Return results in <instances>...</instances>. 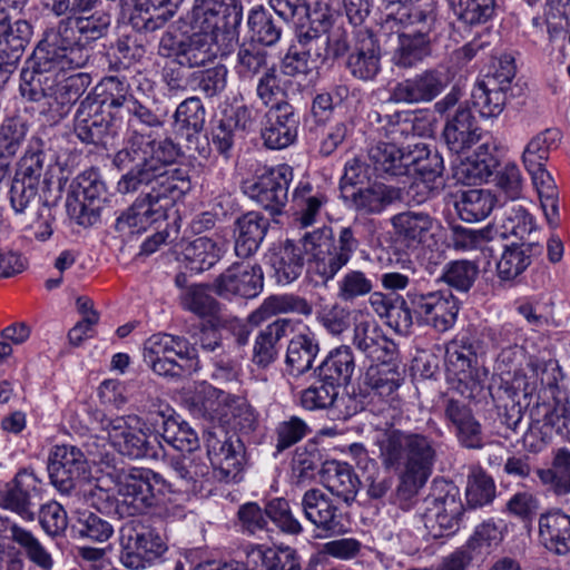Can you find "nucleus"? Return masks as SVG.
I'll return each mask as SVG.
<instances>
[{"label": "nucleus", "mask_w": 570, "mask_h": 570, "mask_svg": "<svg viewBox=\"0 0 570 570\" xmlns=\"http://www.w3.org/2000/svg\"><path fill=\"white\" fill-rule=\"evenodd\" d=\"M179 156L180 147L171 138L158 140L151 134L132 130L112 159L119 170L128 169L117 190L122 195L140 190L154 206H161L166 216L167 209L191 188L185 170L167 169Z\"/></svg>", "instance_id": "1"}, {"label": "nucleus", "mask_w": 570, "mask_h": 570, "mask_svg": "<svg viewBox=\"0 0 570 570\" xmlns=\"http://www.w3.org/2000/svg\"><path fill=\"white\" fill-rule=\"evenodd\" d=\"M376 444L382 465L399 472L393 503L403 511L411 510L419 490L432 474L438 455L436 442L423 433L389 429Z\"/></svg>", "instance_id": "2"}, {"label": "nucleus", "mask_w": 570, "mask_h": 570, "mask_svg": "<svg viewBox=\"0 0 570 570\" xmlns=\"http://www.w3.org/2000/svg\"><path fill=\"white\" fill-rule=\"evenodd\" d=\"M88 59V50L77 41L72 18L62 19L57 28L48 30L32 55V60L42 70L81 68Z\"/></svg>", "instance_id": "3"}, {"label": "nucleus", "mask_w": 570, "mask_h": 570, "mask_svg": "<svg viewBox=\"0 0 570 570\" xmlns=\"http://www.w3.org/2000/svg\"><path fill=\"white\" fill-rule=\"evenodd\" d=\"M382 26L386 30L407 33L436 43L445 31V22L434 1L421 4L384 3Z\"/></svg>", "instance_id": "4"}, {"label": "nucleus", "mask_w": 570, "mask_h": 570, "mask_svg": "<svg viewBox=\"0 0 570 570\" xmlns=\"http://www.w3.org/2000/svg\"><path fill=\"white\" fill-rule=\"evenodd\" d=\"M168 487L166 480L149 469L134 468L120 478L115 513L119 518L141 514L156 505L157 493Z\"/></svg>", "instance_id": "5"}, {"label": "nucleus", "mask_w": 570, "mask_h": 570, "mask_svg": "<svg viewBox=\"0 0 570 570\" xmlns=\"http://www.w3.org/2000/svg\"><path fill=\"white\" fill-rule=\"evenodd\" d=\"M144 362L158 375L180 376L195 367V350L185 337L158 333L146 340Z\"/></svg>", "instance_id": "6"}, {"label": "nucleus", "mask_w": 570, "mask_h": 570, "mask_svg": "<svg viewBox=\"0 0 570 570\" xmlns=\"http://www.w3.org/2000/svg\"><path fill=\"white\" fill-rule=\"evenodd\" d=\"M119 542L120 561L132 570L145 569L167 550L161 537L139 519L128 520L120 527Z\"/></svg>", "instance_id": "7"}, {"label": "nucleus", "mask_w": 570, "mask_h": 570, "mask_svg": "<svg viewBox=\"0 0 570 570\" xmlns=\"http://www.w3.org/2000/svg\"><path fill=\"white\" fill-rule=\"evenodd\" d=\"M138 421V416L129 415L106 419L101 423L109 442L121 455L132 460L164 458L165 451L157 438L153 442L141 429L131 425Z\"/></svg>", "instance_id": "8"}, {"label": "nucleus", "mask_w": 570, "mask_h": 570, "mask_svg": "<svg viewBox=\"0 0 570 570\" xmlns=\"http://www.w3.org/2000/svg\"><path fill=\"white\" fill-rule=\"evenodd\" d=\"M205 444L215 476L226 483L236 481L246 462L244 441L218 430L206 432Z\"/></svg>", "instance_id": "9"}, {"label": "nucleus", "mask_w": 570, "mask_h": 570, "mask_svg": "<svg viewBox=\"0 0 570 570\" xmlns=\"http://www.w3.org/2000/svg\"><path fill=\"white\" fill-rule=\"evenodd\" d=\"M424 504L422 521L432 538H442L458 530L464 507L456 487L448 484L443 494L429 495Z\"/></svg>", "instance_id": "10"}, {"label": "nucleus", "mask_w": 570, "mask_h": 570, "mask_svg": "<svg viewBox=\"0 0 570 570\" xmlns=\"http://www.w3.org/2000/svg\"><path fill=\"white\" fill-rule=\"evenodd\" d=\"M451 78L444 68L432 67L395 83L390 90V101L395 104H429L450 85Z\"/></svg>", "instance_id": "11"}, {"label": "nucleus", "mask_w": 570, "mask_h": 570, "mask_svg": "<svg viewBox=\"0 0 570 570\" xmlns=\"http://www.w3.org/2000/svg\"><path fill=\"white\" fill-rule=\"evenodd\" d=\"M243 18L239 0H196L187 20L191 30L214 33L236 29Z\"/></svg>", "instance_id": "12"}, {"label": "nucleus", "mask_w": 570, "mask_h": 570, "mask_svg": "<svg viewBox=\"0 0 570 570\" xmlns=\"http://www.w3.org/2000/svg\"><path fill=\"white\" fill-rule=\"evenodd\" d=\"M38 185L14 176L10 188V203L16 213H24L29 208H37L31 227L35 229L38 239L46 240L52 235L55 214L53 207L48 202L41 200L38 194Z\"/></svg>", "instance_id": "13"}, {"label": "nucleus", "mask_w": 570, "mask_h": 570, "mask_svg": "<svg viewBox=\"0 0 570 570\" xmlns=\"http://www.w3.org/2000/svg\"><path fill=\"white\" fill-rule=\"evenodd\" d=\"M301 118L286 100L273 104L264 116L261 136L269 149H284L295 142Z\"/></svg>", "instance_id": "14"}, {"label": "nucleus", "mask_w": 570, "mask_h": 570, "mask_svg": "<svg viewBox=\"0 0 570 570\" xmlns=\"http://www.w3.org/2000/svg\"><path fill=\"white\" fill-rule=\"evenodd\" d=\"M409 298L415 312L438 332H446L454 325L459 305L450 288L426 294L415 292L409 294Z\"/></svg>", "instance_id": "15"}, {"label": "nucleus", "mask_w": 570, "mask_h": 570, "mask_svg": "<svg viewBox=\"0 0 570 570\" xmlns=\"http://www.w3.org/2000/svg\"><path fill=\"white\" fill-rule=\"evenodd\" d=\"M293 179V169L279 165L258 177L250 186V197L272 215H279L288 202V188Z\"/></svg>", "instance_id": "16"}, {"label": "nucleus", "mask_w": 570, "mask_h": 570, "mask_svg": "<svg viewBox=\"0 0 570 570\" xmlns=\"http://www.w3.org/2000/svg\"><path fill=\"white\" fill-rule=\"evenodd\" d=\"M367 161L376 177L395 179L409 175L414 151L396 142L377 141L367 148Z\"/></svg>", "instance_id": "17"}, {"label": "nucleus", "mask_w": 570, "mask_h": 570, "mask_svg": "<svg viewBox=\"0 0 570 570\" xmlns=\"http://www.w3.org/2000/svg\"><path fill=\"white\" fill-rule=\"evenodd\" d=\"M86 472V458L73 445L57 446L49 458V478L52 485L62 494H69L76 488L77 481Z\"/></svg>", "instance_id": "18"}, {"label": "nucleus", "mask_w": 570, "mask_h": 570, "mask_svg": "<svg viewBox=\"0 0 570 570\" xmlns=\"http://www.w3.org/2000/svg\"><path fill=\"white\" fill-rule=\"evenodd\" d=\"M9 19L0 24V71L2 81H6L14 71L26 47L31 40L33 28L27 20L19 19L8 23Z\"/></svg>", "instance_id": "19"}, {"label": "nucleus", "mask_w": 570, "mask_h": 570, "mask_svg": "<svg viewBox=\"0 0 570 570\" xmlns=\"http://www.w3.org/2000/svg\"><path fill=\"white\" fill-rule=\"evenodd\" d=\"M353 345L372 363L399 358L396 344L389 338L374 321L355 323Z\"/></svg>", "instance_id": "20"}, {"label": "nucleus", "mask_w": 570, "mask_h": 570, "mask_svg": "<svg viewBox=\"0 0 570 570\" xmlns=\"http://www.w3.org/2000/svg\"><path fill=\"white\" fill-rule=\"evenodd\" d=\"M218 420L233 430L240 439L253 434L259 425L258 413L242 396L219 392Z\"/></svg>", "instance_id": "21"}, {"label": "nucleus", "mask_w": 570, "mask_h": 570, "mask_svg": "<svg viewBox=\"0 0 570 570\" xmlns=\"http://www.w3.org/2000/svg\"><path fill=\"white\" fill-rule=\"evenodd\" d=\"M305 518L326 534L343 530V514L333 500L320 489L307 490L302 498Z\"/></svg>", "instance_id": "22"}, {"label": "nucleus", "mask_w": 570, "mask_h": 570, "mask_svg": "<svg viewBox=\"0 0 570 570\" xmlns=\"http://www.w3.org/2000/svg\"><path fill=\"white\" fill-rule=\"evenodd\" d=\"M443 138L450 150L456 154L464 153L480 141V128L466 104L459 105L456 110L448 116Z\"/></svg>", "instance_id": "23"}, {"label": "nucleus", "mask_w": 570, "mask_h": 570, "mask_svg": "<svg viewBox=\"0 0 570 570\" xmlns=\"http://www.w3.org/2000/svg\"><path fill=\"white\" fill-rule=\"evenodd\" d=\"M350 73L363 81H370L381 71V50L376 39L368 31H360L353 50L345 63Z\"/></svg>", "instance_id": "24"}, {"label": "nucleus", "mask_w": 570, "mask_h": 570, "mask_svg": "<svg viewBox=\"0 0 570 570\" xmlns=\"http://www.w3.org/2000/svg\"><path fill=\"white\" fill-rule=\"evenodd\" d=\"M403 200L400 187L374 181L366 187H360L350 196L351 207L360 214L377 215L389 206Z\"/></svg>", "instance_id": "25"}, {"label": "nucleus", "mask_w": 570, "mask_h": 570, "mask_svg": "<svg viewBox=\"0 0 570 570\" xmlns=\"http://www.w3.org/2000/svg\"><path fill=\"white\" fill-rule=\"evenodd\" d=\"M539 541L551 553L566 556L570 552V515L561 509L541 513L538 521Z\"/></svg>", "instance_id": "26"}, {"label": "nucleus", "mask_w": 570, "mask_h": 570, "mask_svg": "<svg viewBox=\"0 0 570 570\" xmlns=\"http://www.w3.org/2000/svg\"><path fill=\"white\" fill-rule=\"evenodd\" d=\"M108 128L109 121L104 116L98 99L88 95L77 109L73 124L75 134L85 144L98 145L102 141Z\"/></svg>", "instance_id": "27"}, {"label": "nucleus", "mask_w": 570, "mask_h": 570, "mask_svg": "<svg viewBox=\"0 0 570 570\" xmlns=\"http://www.w3.org/2000/svg\"><path fill=\"white\" fill-rule=\"evenodd\" d=\"M37 494L36 476L26 471L19 472L12 483L0 490V507L21 518L32 521V498Z\"/></svg>", "instance_id": "28"}, {"label": "nucleus", "mask_w": 570, "mask_h": 570, "mask_svg": "<svg viewBox=\"0 0 570 570\" xmlns=\"http://www.w3.org/2000/svg\"><path fill=\"white\" fill-rule=\"evenodd\" d=\"M390 222L396 239L407 248L424 244L434 225V218L430 214L413 210L395 214Z\"/></svg>", "instance_id": "29"}, {"label": "nucleus", "mask_w": 570, "mask_h": 570, "mask_svg": "<svg viewBox=\"0 0 570 570\" xmlns=\"http://www.w3.org/2000/svg\"><path fill=\"white\" fill-rule=\"evenodd\" d=\"M313 22L323 32L328 59L337 60L351 52L352 30L333 18L327 8L313 11Z\"/></svg>", "instance_id": "30"}, {"label": "nucleus", "mask_w": 570, "mask_h": 570, "mask_svg": "<svg viewBox=\"0 0 570 570\" xmlns=\"http://www.w3.org/2000/svg\"><path fill=\"white\" fill-rule=\"evenodd\" d=\"M324 487L335 497L350 504L357 495L361 480L353 468L338 461L325 462L322 469Z\"/></svg>", "instance_id": "31"}, {"label": "nucleus", "mask_w": 570, "mask_h": 570, "mask_svg": "<svg viewBox=\"0 0 570 570\" xmlns=\"http://www.w3.org/2000/svg\"><path fill=\"white\" fill-rule=\"evenodd\" d=\"M167 463L187 491L199 492L209 481L210 466L199 454L179 453L169 456Z\"/></svg>", "instance_id": "32"}, {"label": "nucleus", "mask_w": 570, "mask_h": 570, "mask_svg": "<svg viewBox=\"0 0 570 570\" xmlns=\"http://www.w3.org/2000/svg\"><path fill=\"white\" fill-rule=\"evenodd\" d=\"M403 381L397 358L372 363L364 376V385L373 394L384 399H393Z\"/></svg>", "instance_id": "33"}, {"label": "nucleus", "mask_w": 570, "mask_h": 570, "mask_svg": "<svg viewBox=\"0 0 570 570\" xmlns=\"http://www.w3.org/2000/svg\"><path fill=\"white\" fill-rule=\"evenodd\" d=\"M165 217L161 206H154L140 194L134 204L117 218L115 228L122 235L138 234Z\"/></svg>", "instance_id": "34"}, {"label": "nucleus", "mask_w": 570, "mask_h": 570, "mask_svg": "<svg viewBox=\"0 0 570 570\" xmlns=\"http://www.w3.org/2000/svg\"><path fill=\"white\" fill-rule=\"evenodd\" d=\"M540 483L557 498L570 495V449L553 451L551 465L535 471Z\"/></svg>", "instance_id": "35"}, {"label": "nucleus", "mask_w": 570, "mask_h": 570, "mask_svg": "<svg viewBox=\"0 0 570 570\" xmlns=\"http://www.w3.org/2000/svg\"><path fill=\"white\" fill-rule=\"evenodd\" d=\"M360 245V225L357 222L338 229L337 237H334L333 255L330 257V262L321 264L324 282L332 278L350 261Z\"/></svg>", "instance_id": "36"}, {"label": "nucleus", "mask_w": 570, "mask_h": 570, "mask_svg": "<svg viewBox=\"0 0 570 570\" xmlns=\"http://www.w3.org/2000/svg\"><path fill=\"white\" fill-rule=\"evenodd\" d=\"M296 324L298 322L292 318H277L261 331L255 340L253 362L261 367H266L274 362L277 354V342L292 333Z\"/></svg>", "instance_id": "37"}, {"label": "nucleus", "mask_w": 570, "mask_h": 570, "mask_svg": "<svg viewBox=\"0 0 570 570\" xmlns=\"http://www.w3.org/2000/svg\"><path fill=\"white\" fill-rule=\"evenodd\" d=\"M327 203L324 193L315 190L308 183H301L293 191L292 212L295 223L301 228L312 226Z\"/></svg>", "instance_id": "38"}, {"label": "nucleus", "mask_w": 570, "mask_h": 570, "mask_svg": "<svg viewBox=\"0 0 570 570\" xmlns=\"http://www.w3.org/2000/svg\"><path fill=\"white\" fill-rule=\"evenodd\" d=\"M238 235L235 242V252L239 257L254 254L263 242L269 220L261 213L248 212L236 222Z\"/></svg>", "instance_id": "39"}, {"label": "nucleus", "mask_w": 570, "mask_h": 570, "mask_svg": "<svg viewBox=\"0 0 570 570\" xmlns=\"http://www.w3.org/2000/svg\"><path fill=\"white\" fill-rule=\"evenodd\" d=\"M355 358L350 346L333 350L317 367V375L335 386L347 385L355 371Z\"/></svg>", "instance_id": "40"}, {"label": "nucleus", "mask_w": 570, "mask_h": 570, "mask_svg": "<svg viewBox=\"0 0 570 570\" xmlns=\"http://www.w3.org/2000/svg\"><path fill=\"white\" fill-rule=\"evenodd\" d=\"M501 226L500 230L493 227V234L500 238L514 236L522 240L530 235L533 229L532 217L529 215L524 206L517 200L505 202L499 207L498 216Z\"/></svg>", "instance_id": "41"}, {"label": "nucleus", "mask_w": 570, "mask_h": 570, "mask_svg": "<svg viewBox=\"0 0 570 570\" xmlns=\"http://www.w3.org/2000/svg\"><path fill=\"white\" fill-rule=\"evenodd\" d=\"M397 33L399 43L392 56L394 66L409 69L432 57L434 42L406 33V31L402 30Z\"/></svg>", "instance_id": "42"}, {"label": "nucleus", "mask_w": 570, "mask_h": 570, "mask_svg": "<svg viewBox=\"0 0 570 570\" xmlns=\"http://www.w3.org/2000/svg\"><path fill=\"white\" fill-rule=\"evenodd\" d=\"M412 151H414L412 167L428 189V194L442 188L444 165L438 150H431L425 145H415Z\"/></svg>", "instance_id": "43"}, {"label": "nucleus", "mask_w": 570, "mask_h": 570, "mask_svg": "<svg viewBox=\"0 0 570 570\" xmlns=\"http://www.w3.org/2000/svg\"><path fill=\"white\" fill-rule=\"evenodd\" d=\"M214 33L194 30V33L185 39L183 48L178 52V62L187 69L207 65L216 58L214 50Z\"/></svg>", "instance_id": "44"}, {"label": "nucleus", "mask_w": 570, "mask_h": 570, "mask_svg": "<svg viewBox=\"0 0 570 570\" xmlns=\"http://www.w3.org/2000/svg\"><path fill=\"white\" fill-rule=\"evenodd\" d=\"M312 304L304 297L293 294L272 295L250 314L249 321L258 324L265 318L281 313H296L308 316L312 314Z\"/></svg>", "instance_id": "45"}, {"label": "nucleus", "mask_w": 570, "mask_h": 570, "mask_svg": "<svg viewBox=\"0 0 570 570\" xmlns=\"http://www.w3.org/2000/svg\"><path fill=\"white\" fill-rule=\"evenodd\" d=\"M318 351V343L312 334H298L293 337L286 353L289 373L298 376L311 370Z\"/></svg>", "instance_id": "46"}, {"label": "nucleus", "mask_w": 570, "mask_h": 570, "mask_svg": "<svg viewBox=\"0 0 570 570\" xmlns=\"http://www.w3.org/2000/svg\"><path fill=\"white\" fill-rule=\"evenodd\" d=\"M481 148L484 149L483 154H472L461 160L456 167L455 177L462 184L475 185L487 180L492 175L497 166V159L490 153V147L487 142L481 144Z\"/></svg>", "instance_id": "47"}, {"label": "nucleus", "mask_w": 570, "mask_h": 570, "mask_svg": "<svg viewBox=\"0 0 570 570\" xmlns=\"http://www.w3.org/2000/svg\"><path fill=\"white\" fill-rule=\"evenodd\" d=\"M497 197L488 189H469L461 193L455 208L462 220L478 222L493 210Z\"/></svg>", "instance_id": "48"}, {"label": "nucleus", "mask_w": 570, "mask_h": 570, "mask_svg": "<svg viewBox=\"0 0 570 570\" xmlns=\"http://www.w3.org/2000/svg\"><path fill=\"white\" fill-rule=\"evenodd\" d=\"M90 82V76L82 72L60 81L52 101H48V110L63 117L68 114L70 106L85 94Z\"/></svg>", "instance_id": "49"}, {"label": "nucleus", "mask_w": 570, "mask_h": 570, "mask_svg": "<svg viewBox=\"0 0 570 570\" xmlns=\"http://www.w3.org/2000/svg\"><path fill=\"white\" fill-rule=\"evenodd\" d=\"M248 557L263 570H301L296 551L289 547L267 548L256 546L250 549Z\"/></svg>", "instance_id": "50"}, {"label": "nucleus", "mask_w": 570, "mask_h": 570, "mask_svg": "<svg viewBox=\"0 0 570 570\" xmlns=\"http://www.w3.org/2000/svg\"><path fill=\"white\" fill-rule=\"evenodd\" d=\"M530 417L534 423H543L563 434L570 443V411L567 405L557 399L549 402L537 403L530 410Z\"/></svg>", "instance_id": "51"}, {"label": "nucleus", "mask_w": 570, "mask_h": 570, "mask_svg": "<svg viewBox=\"0 0 570 570\" xmlns=\"http://www.w3.org/2000/svg\"><path fill=\"white\" fill-rule=\"evenodd\" d=\"M174 119L179 130H186L189 142L193 141V138L197 139V135L203 131L206 121V109L202 99L191 96L183 100L174 114Z\"/></svg>", "instance_id": "52"}, {"label": "nucleus", "mask_w": 570, "mask_h": 570, "mask_svg": "<svg viewBox=\"0 0 570 570\" xmlns=\"http://www.w3.org/2000/svg\"><path fill=\"white\" fill-rule=\"evenodd\" d=\"M268 52L252 41L239 46L236 53L235 71L239 79L253 80L269 69Z\"/></svg>", "instance_id": "53"}, {"label": "nucleus", "mask_w": 570, "mask_h": 570, "mask_svg": "<svg viewBox=\"0 0 570 570\" xmlns=\"http://www.w3.org/2000/svg\"><path fill=\"white\" fill-rule=\"evenodd\" d=\"M285 24L263 7L250 10L248 27L256 43L274 46L282 36Z\"/></svg>", "instance_id": "54"}, {"label": "nucleus", "mask_w": 570, "mask_h": 570, "mask_svg": "<svg viewBox=\"0 0 570 570\" xmlns=\"http://www.w3.org/2000/svg\"><path fill=\"white\" fill-rule=\"evenodd\" d=\"M473 105L483 117L499 116L507 104V90L493 80L478 82L472 91Z\"/></svg>", "instance_id": "55"}, {"label": "nucleus", "mask_w": 570, "mask_h": 570, "mask_svg": "<svg viewBox=\"0 0 570 570\" xmlns=\"http://www.w3.org/2000/svg\"><path fill=\"white\" fill-rule=\"evenodd\" d=\"M561 134L557 128H548L535 135L525 146L522 160L525 167L544 166L550 151L558 147Z\"/></svg>", "instance_id": "56"}, {"label": "nucleus", "mask_w": 570, "mask_h": 570, "mask_svg": "<svg viewBox=\"0 0 570 570\" xmlns=\"http://www.w3.org/2000/svg\"><path fill=\"white\" fill-rule=\"evenodd\" d=\"M49 166L50 163L43 151L41 138L32 137L28 149L19 161L16 176L39 184V179L46 174Z\"/></svg>", "instance_id": "57"}, {"label": "nucleus", "mask_w": 570, "mask_h": 570, "mask_svg": "<svg viewBox=\"0 0 570 570\" xmlns=\"http://www.w3.org/2000/svg\"><path fill=\"white\" fill-rule=\"evenodd\" d=\"M220 250V247L212 238L198 237L186 246L184 256L189 269L202 273L219 259Z\"/></svg>", "instance_id": "58"}, {"label": "nucleus", "mask_w": 570, "mask_h": 570, "mask_svg": "<svg viewBox=\"0 0 570 570\" xmlns=\"http://www.w3.org/2000/svg\"><path fill=\"white\" fill-rule=\"evenodd\" d=\"M307 16L309 21L308 26H301L297 29V45L295 46L320 66L328 59L325 39L317 23L313 22V12L307 13Z\"/></svg>", "instance_id": "59"}, {"label": "nucleus", "mask_w": 570, "mask_h": 570, "mask_svg": "<svg viewBox=\"0 0 570 570\" xmlns=\"http://www.w3.org/2000/svg\"><path fill=\"white\" fill-rule=\"evenodd\" d=\"M370 117L376 121L379 130L383 132L386 138L391 139L390 142L397 144V141L407 139L410 131L413 130V125L411 124L412 111L410 110H399L384 115L374 111Z\"/></svg>", "instance_id": "60"}, {"label": "nucleus", "mask_w": 570, "mask_h": 570, "mask_svg": "<svg viewBox=\"0 0 570 570\" xmlns=\"http://www.w3.org/2000/svg\"><path fill=\"white\" fill-rule=\"evenodd\" d=\"M303 247L315 261V272L322 276L321 264L330 262L333 255L334 235L330 227H322L306 233L303 238Z\"/></svg>", "instance_id": "61"}, {"label": "nucleus", "mask_w": 570, "mask_h": 570, "mask_svg": "<svg viewBox=\"0 0 570 570\" xmlns=\"http://www.w3.org/2000/svg\"><path fill=\"white\" fill-rule=\"evenodd\" d=\"M466 502L472 508L491 503L495 498V484L483 469L475 468L468 476Z\"/></svg>", "instance_id": "62"}, {"label": "nucleus", "mask_w": 570, "mask_h": 570, "mask_svg": "<svg viewBox=\"0 0 570 570\" xmlns=\"http://www.w3.org/2000/svg\"><path fill=\"white\" fill-rule=\"evenodd\" d=\"M111 18L108 13L96 11L90 16H76L72 18L75 32L79 33L78 43L82 47L86 43L105 37L110 27Z\"/></svg>", "instance_id": "63"}, {"label": "nucleus", "mask_w": 570, "mask_h": 570, "mask_svg": "<svg viewBox=\"0 0 570 570\" xmlns=\"http://www.w3.org/2000/svg\"><path fill=\"white\" fill-rule=\"evenodd\" d=\"M475 363L476 354L469 340L456 338L446 344L445 364L449 372L465 376Z\"/></svg>", "instance_id": "64"}]
</instances>
